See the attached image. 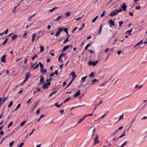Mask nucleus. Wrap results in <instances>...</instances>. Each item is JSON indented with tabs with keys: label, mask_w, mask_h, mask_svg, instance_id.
I'll use <instances>...</instances> for the list:
<instances>
[{
	"label": "nucleus",
	"mask_w": 147,
	"mask_h": 147,
	"mask_svg": "<svg viewBox=\"0 0 147 147\" xmlns=\"http://www.w3.org/2000/svg\"><path fill=\"white\" fill-rule=\"evenodd\" d=\"M7 57L5 55H3L1 58V61L3 63H5L6 62L5 58Z\"/></svg>",
	"instance_id": "nucleus-9"
},
{
	"label": "nucleus",
	"mask_w": 147,
	"mask_h": 147,
	"mask_svg": "<svg viewBox=\"0 0 147 147\" xmlns=\"http://www.w3.org/2000/svg\"><path fill=\"white\" fill-rule=\"evenodd\" d=\"M36 14V13H35V14H33L32 15H31L30 17V18H31V19L32 18L34 17L35 16Z\"/></svg>",
	"instance_id": "nucleus-52"
},
{
	"label": "nucleus",
	"mask_w": 147,
	"mask_h": 147,
	"mask_svg": "<svg viewBox=\"0 0 147 147\" xmlns=\"http://www.w3.org/2000/svg\"><path fill=\"white\" fill-rule=\"evenodd\" d=\"M7 98V97H6L2 101V102H4L5 100Z\"/></svg>",
	"instance_id": "nucleus-61"
},
{
	"label": "nucleus",
	"mask_w": 147,
	"mask_h": 147,
	"mask_svg": "<svg viewBox=\"0 0 147 147\" xmlns=\"http://www.w3.org/2000/svg\"><path fill=\"white\" fill-rule=\"evenodd\" d=\"M70 99V97H69L68 98H67L64 101V103H65V102H66L67 101L69 100Z\"/></svg>",
	"instance_id": "nucleus-48"
},
{
	"label": "nucleus",
	"mask_w": 147,
	"mask_h": 147,
	"mask_svg": "<svg viewBox=\"0 0 147 147\" xmlns=\"http://www.w3.org/2000/svg\"><path fill=\"white\" fill-rule=\"evenodd\" d=\"M57 92V91L54 90L53 92H52L49 96V97H50L53 94H55Z\"/></svg>",
	"instance_id": "nucleus-30"
},
{
	"label": "nucleus",
	"mask_w": 147,
	"mask_h": 147,
	"mask_svg": "<svg viewBox=\"0 0 147 147\" xmlns=\"http://www.w3.org/2000/svg\"><path fill=\"white\" fill-rule=\"evenodd\" d=\"M45 116L44 115H41L39 117V119H38V122H39L40 120V119H41V118H42L43 117H45Z\"/></svg>",
	"instance_id": "nucleus-29"
},
{
	"label": "nucleus",
	"mask_w": 147,
	"mask_h": 147,
	"mask_svg": "<svg viewBox=\"0 0 147 147\" xmlns=\"http://www.w3.org/2000/svg\"><path fill=\"white\" fill-rule=\"evenodd\" d=\"M94 74L93 72L91 73L90 75H89V77H92L94 76Z\"/></svg>",
	"instance_id": "nucleus-45"
},
{
	"label": "nucleus",
	"mask_w": 147,
	"mask_h": 147,
	"mask_svg": "<svg viewBox=\"0 0 147 147\" xmlns=\"http://www.w3.org/2000/svg\"><path fill=\"white\" fill-rule=\"evenodd\" d=\"M121 9H120L119 10H115L113 11L110 14L109 16H113L118 14V13L121 12Z\"/></svg>",
	"instance_id": "nucleus-1"
},
{
	"label": "nucleus",
	"mask_w": 147,
	"mask_h": 147,
	"mask_svg": "<svg viewBox=\"0 0 147 147\" xmlns=\"http://www.w3.org/2000/svg\"><path fill=\"white\" fill-rule=\"evenodd\" d=\"M24 144V143L22 142L20 145H18L17 147H22Z\"/></svg>",
	"instance_id": "nucleus-47"
},
{
	"label": "nucleus",
	"mask_w": 147,
	"mask_h": 147,
	"mask_svg": "<svg viewBox=\"0 0 147 147\" xmlns=\"http://www.w3.org/2000/svg\"><path fill=\"white\" fill-rule=\"evenodd\" d=\"M83 120H84V119L82 118L79 119V121L77 122V124L79 123H80Z\"/></svg>",
	"instance_id": "nucleus-28"
},
{
	"label": "nucleus",
	"mask_w": 147,
	"mask_h": 147,
	"mask_svg": "<svg viewBox=\"0 0 147 147\" xmlns=\"http://www.w3.org/2000/svg\"><path fill=\"white\" fill-rule=\"evenodd\" d=\"M38 55L36 54L33 57H32V60H34V58L36 57H38Z\"/></svg>",
	"instance_id": "nucleus-46"
},
{
	"label": "nucleus",
	"mask_w": 147,
	"mask_h": 147,
	"mask_svg": "<svg viewBox=\"0 0 147 147\" xmlns=\"http://www.w3.org/2000/svg\"><path fill=\"white\" fill-rule=\"evenodd\" d=\"M126 130H125L121 135V136H120L119 137H118V138H121L122 137L124 136L125 135V131Z\"/></svg>",
	"instance_id": "nucleus-15"
},
{
	"label": "nucleus",
	"mask_w": 147,
	"mask_h": 147,
	"mask_svg": "<svg viewBox=\"0 0 147 147\" xmlns=\"http://www.w3.org/2000/svg\"><path fill=\"white\" fill-rule=\"evenodd\" d=\"M13 104V102L12 101H11L9 103V104L8 105V107H11Z\"/></svg>",
	"instance_id": "nucleus-38"
},
{
	"label": "nucleus",
	"mask_w": 147,
	"mask_h": 147,
	"mask_svg": "<svg viewBox=\"0 0 147 147\" xmlns=\"http://www.w3.org/2000/svg\"><path fill=\"white\" fill-rule=\"evenodd\" d=\"M80 94V90H79L74 95V97H77L79 96Z\"/></svg>",
	"instance_id": "nucleus-11"
},
{
	"label": "nucleus",
	"mask_w": 147,
	"mask_h": 147,
	"mask_svg": "<svg viewBox=\"0 0 147 147\" xmlns=\"http://www.w3.org/2000/svg\"><path fill=\"white\" fill-rule=\"evenodd\" d=\"M73 82V81L71 80V82L69 83L68 84V85H67V86L66 87V88H67L68 86H70Z\"/></svg>",
	"instance_id": "nucleus-55"
},
{
	"label": "nucleus",
	"mask_w": 147,
	"mask_h": 147,
	"mask_svg": "<svg viewBox=\"0 0 147 147\" xmlns=\"http://www.w3.org/2000/svg\"><path fill=\"white\" fill-rule=\"evenodd\" d=\"M102 101H100L99 103L98 104V105H95V108H94V111L95 109H96V108H97V107H98V106L99 105H100V104H102Z\"/></svg>",
	"instance_id": "nucleus-22"
},
{
	"label": "nucleus",
	"mask_w": 147,
	"mask_h": 147,
	"mask_svg": "<svg viewBox=\"0 0 147 147\" xmlns=\"http://www.w3.org/2000/svg\"><path fill=\"white\" fill-rule=\"evenodd\" d=\"M143 42V40H142L140 42H138L137 44H136V45L134 47V48H135L137 46L140 45L141 43H142Z\"/></svg>",
	"instance_id": "nucleus-23"
},
{
	"label": "nucleus",
	"mask_w": 147,
	"mask_h": 147,
	"mask_svg": "<svg viewBox=\"0 0 147 147\" xmlns=\"http://www.w3.org/2000/svg\"><path fill=\"white\" fill-rule=\"evenodd\" d=\"M30 77V76L28 74H26V76L25 78V79L24 80V83H25L28 80V79Z\"/></svg>",
	"instance_id": "nucleus-13"
},
{
	"label": "nucleus",
	"mask_w": 147,
	"mask_h": 147,
	"mask_svg": "<svg viewBox=\"0 0 147 147\" xmlns=\"http://www.w3.org/2000/svg\"><path fill=\"white\" fill-rule=\"evenodd\" d=\"M39 64L40 67V71L42 72V73H44L45 72H46L47 71V70L46 69H44V67L43 66V65L40 62H39Z\"/></svg>",
	"instance_id": "nucleus-2"
},
{
	"label": "nucleus",
	"mask_w": 147,
	"mask_h": 147,
	"mask_svg": "<svg viewBox=\"0 0 147 147\" xmlns=\"http://www.w3.org/2000/svg\"><path fill=\"white\" fill-rule=\"evenodd\" d=\"M44 81V77L42 75H41L40 76V83H42Z\"/></svg>",
	"instance_id": "nucleus-10"
},
{
	"label": "nucleus",
	"mask_w": 147,
	"mask_h": 147,
	"mask_svg": "<svg viewBox=\"0 0 147 147\" xmlns=\"http://www.w3.org/2000/svg\"><path fill=\"white\" fill-rule=\"evenodd\" d=\"M121 7L123 9V11H125L127 9V6L126 5V4L125 3H123L121 5Z\"/></svg>",
	"instance_id": "nucleus-6"
},
{
	"label": "nucleus",
	"mask_w": 147,
	"mask_h": 147,
	"mask_svg": "<svg viewBox=\"0 0 147 147\" xmlns=\"http://www.w3.org/2000/svg\"><path fill=\"white\" fill-rule=\"evenodd\" d=\"M118 138H117L116 137H114L112 139V140L116 141L117 140Z\"/></svg>",
	"instance_id": "nucleus-58"
},
{
	"label": "nucleus",
	"mask_w": 147,
	"mask_h": 147,
	"mask_svg": "<svg viewBox=\"0 0 147 147\" xmlns=\"http://www.w3.org/2000/svg\"><path fill=\"white\" fill-rule=\"evenodd\" d=\"M32 100V98H30L26 102L27 104H29L30 102V100Z\"/></svg>",
	"instance_id": "nucleus-56"
},
{
	"label": "nucleus",
	"mask_w": 147,
	"mask_h": 147,
	"mask_svg": "<svg viewBox=\"0 0 147 147\" xmlns=\"http://www.w3.org/2000/svg\"><path fill=\"white\" fill-rule=\"evenodd\" d=\"M109 22L110 24V26L111 28V26H114L115 25V23L112 20H110Z\"/></svg>",
	"instance_id": "nucleus-8"
},
{
	"label": "nucleus",
	"mask_w": 147,
	"mask_h": 147,
	"mask_svg": "<svg viewBox=\"0 0 147 147\" xmlns=\"http://www.w3.org/2000/svg\"><path fill=\"white\" fill-rule=\"evenodd\" d=\"M69 47V45H67L65 46L63 49V51H62V52L67 50V49Z\"/></svg>",
	"instance_id": "nucleus-14"
},
{
	"label": "nucleus",
	"mask_w": 147,
	"mask_h": 147,
	"mask_svg": "<svg viewBox=\"0 0 147 147\" xmlns=\"http://www.w3.org/2000/svg\"><path fill=\"white\" fill-rule=\"evenodd\" d=\"M123 114L122 115H121L120 116L119 119V121L121 119L123 118Z\"/></svg>",
	"instance_id": "nucleus-53"
},
{
	"label": "nucleus",
	"mask_w": 147,
	"mask_h": 147,
	"mask_svg": "<svg viewBox=\"0 0 147 147\" xmlns=\"http://www.w3.org/2000/svg\"><path fill=\"white\" fill-rule=\"evenodd\" d=\"M68 38L69 37H67L66 38V39L65 40V41L63 42V43H64L65 44L69 40L68 39Z\"/></svg>",
	"instance_id": "nucleus-33"
},
{
	"label": "nucleus",
	"mask_w": 147,
	"mask_h": 147,
	"mask_svg": "<svg viewBox=\"0 0 147 147\" xmlns=\"http://www.w3.org/2000/svg\"><path fill=\"white\" fill-rule=\"evenodd\" d=\"M18 35L16 34H14L13 36H12V39L13 40H14L16 39V38L18 36Z\"/></svg>",
	"instance_id": "nucleus-18"
},
{
	"label": "nucleus",
	"mask_w": 147,
	"mask_h": 147,
	"mask_svg": "<svg viewBox=\"0 0 147 147\" xmlns=\"http://www.w3.org/2000/svg\"><path fill=\"white\" fill-rule=\"evenodd\" d=\"M123 21L119 22V27H121L122 25L123 24Z\"/></svg>",
	"instance_id": "nucleus-36"
},
{
	"label": "nucleus",
	"mask_w": 147,
	"mask_h": 147,
	"mask_svg": "<svg viewBox=\"0 0 147 147\" xmlns=\"http://www.w3.org/2000/svg\"><path fill=\"white\" fill-rule=\"evenodd\" d=\"M13 122H10L9 123V125L8 126V128L9 127L13 125Z\"/></svg>",
	"instance_id": "nucleus-40"
},
{
	"label": "nucleus",
	"mask_w": 147,
	"mask_h": 147,
	"mask_svg": "<svg viewBox=\"0 0 147 147\" xmlns=\"http://www.w3.org/2000/svg\"><path fill=\"white\" fill-rule=\"evenodd\" d=\"M26 122V121H25L22 122L20 123L21 126V127Z\"/></svg>",
	"instance_id": "nucleus-37"
},
{
	"label": "nucleus",
	"mask_w": 147,
	"mask_h": 147,
	"mask_svg": "<svg viewBox=\"0 0 147 147\" xmlns=\"http://www.w3.org/2000/svg\"><path fill=\"white\" fill-rule=\"evenodd\" d=\"M58 70H56L55 71V74H56V75H57L58 74Z\"/></svg>",
	"instance_id": "nucleus-57"
},
{
	"label": "nucleus",
	"mask_w": 147,
	"mask_h": 147,
	"mask_svg": "<svg viewBox=\"0 0 147 147\" xmlns=\"http://www.w3.org/2000/svg\"><path fill=\"white\" fill-rule=\"evenodd\" d=\"M102 26H101V27L99 29V32L98 33V35H100V34L101 33L102 29Z\"/></svg>",
	"instance_id": "nucleus-25"
},
{
	"label": "nucleus",
	"mask_w": 147,
	"mask_h": 147,
	"mask_svg": "<svg viewBox=\"0 0 147 147\" xmlns=\"http://www.w3.org/2000/svg\"><path fill=\"white\" fill-rule=\"evenodd\" d=\"M98 134H96V136L94 138V145H95L96 144H98V143L99 142V141L98 140Z\"/></svg>",
	"instance_id": "nucleus-5"
},
{
	"label": "nucleus",
	"mask_w": 147,
	"mask_h": 147,
	"mask_svg": "<svg viewBox=\"0 0 147 147\" xmlns=\"http://www.w3.org/2000/svg\"><path fill=\"white\" fill-rule=\"evenodd\" d=\"M51 78H49L48 79H47L46 81L47 82H49L51 81Z\"/></svg>",
	"instance_id": "nucleus-62"
},
{
	"label": "nucleus",
	"mask_w": 147,
	"mask_h": 147,
	"mask_svg": "<svg viewBox=\"0 0 147 147\" xmlns=\"http://www.w3.org/2000/svg\"><path fill=\"white\" fill-rule=\"evenodd\" d=\"M51 84V82H48L47 83H44L42 88L43 89H47L48 88V86Z\"/></svg>",
	"instance_id": "nucleus-4"
},
{
	"label": "nucleus",
	"mask_w": 147,
	"mask_h": 147,
	"mask_svg": "<svg viewBox=\"0 0 147 147\" xmlns=\"http://www.w3.org/2000/svg\"><path fill=\"white\" fill-rule=\"evenodd\" d=\"M132 30V29L131 28L130 30L126 31V33H127L129 35H131V33Z\"/></svg>",
	"instance_id": "nucleus-24"
},
{
	"label": "nucleus",
	"mask_w": 147,
	"mask_h": 147,
	"mask_svg": "<svg viewBox=\"0 0 147 147\" xmlns=\"http://www.w3.org/2000/svg\"><path fill=\"white\" fill-rule=\"evenodd\" d=\"M62 17L61 16H59L55 20V21L56 22L58 21Z\"/></svg>",
	"instance_id": "nucleus-21"
},
{
	"label": "nucleus",
	"mask_w": 147,
	"mask_h": 147,
	"mask_svg": "<svg viewBox=\"0 0 147 147\" xmlns=\"http://www.w3.org/2000/svg\"><path fill=\"white\" fill-rule=\"evenodd\" d=\"M61 105L62 103H61L60 105H59L58 103H55V106L57 107L58 108H59Z\"/></svg>",
	"instance_id": "nucleus-26"
},
{
	"label": "nucleus",
	"mask_w": 147,
	"mask_h": 147,
	"mask_svg": "<svg viewBox=\"0 0 147 147\" xmlns=\"http://www.w3.org/2000/svg\"><path fill=\"white\" fill-rule=\"evenodd\" d=\"M60 34V31H58L55 34V36H56L57 37Z\"/></svg>",
	"instance_id": "nucleus-39"
},
{
	"label": "nucleus",
	"mask_w": 147,
	"mask_h": 147,
	"mask_svg": "<svg viewBox=\"0 0 147 147\" xmlns=\"http://www.w3.org/2000/svg\"><path fill=\"white\" fill-rule=\"evenodd\" d=\"M65 53H63L61 54L59 56L58 59V60L59 61H61L62 62L63 60L62 59H61L63 57V56H65Z\"/></svg>",
	"instance_id": "nucleus-7"
},
{
	"label": "nucleus",
	"mask_w": 147,
	"mask_h": 147,
	"mask_svg": "<svg viewBox=\"0 0 147 147\" xmlns=\"http://www.w3.org/2000/svg\"><path fill=\"white\" fill-rule=\"evenodd\" d=\"M98 63V61L97 60L95 61H93L91 60H90L88 62L89 65H92L93 66H95Z\"/></svg>",
	"instance_id": "nucleus-3"
},
{
	"label": "nucleus",
	"mask_w": 147,
	"mask_h": 147,
	"mask_svg": "<svg viewBox=\"0 0 147 147\" xmlns=\"http://www.w3.org/2000/svg\"><path fill=\"white\" fill-rule=\"evenodd\" d=\"M106 84H107L106 82H105V83H103V84L100 85V86H105Z\"/></svg>",
	"instance_id": "nucleus-50"
},
{
	"label": "nucleus",
	"mask_w": 147,
	"mask_h": 147,
	"mask_svg": "<svg viewBox=\"0 0 147 147\" xmlns=\"http://www.w3.org/2000/svg\"><path fill=\"white\" fill-rule=\"evenodd\" d=\"M142 85H136L135 87L134 88L135 89H136L138 90L140 89L142 87Z\"/></svg>",
	"instance_id": "nucleus-12"
},
{
	"label": "nucleus",
	"mask_w": 147,
	"mask_h": 147,
	"mask_svg": "<svg viewBox=\"0 0 147 147\" xmlns=\"http://www.w3.org/2000/svg\"><path fill=\"white\" fill-rule=\"evenodd\" d=\"M36 33H34V34H33L32 35V41H34V39H35V38L36 37Z\"/></svg>",
	"instance_id": "nucleus-17"
},
{
	"label": "nucleus",
	"mask_w": 147,
	"mask_h": 147,
	"mask_svg": "<svg viewBox=\"0 0 147 147\" xmlns=\"http://www.w3.org/2000/svg\"><path fill=\"white\" fill-rule=\"evenodd\" d=\"M90 44H88L85 47V49L86 50L90 46Z\"/></svg>",
	"instance_id": "nucleus-34"
},
{
	"label": "nucleus",
	"mask_w": 147,
	"mask_h": 147,
	"mask_svg": "<svg viewBox=\"0 0 147 147\" xmlns=\"http://www.w3.org/2000/svg\"><path fill=\"white\" fill-rule=\"evenodd\" d=\"M58 30H59L58 31H60V33L63 30V29L60 28H58Z\"/></svg>",
	"instance_id": "nucleus-63"
},
{
	"label": "nucleus",
	"mask_w": 147,
	"mask_h": 147,
	"mask_svg": "<svg viewBox=\"0 0 147 147\" xmlns=\"http://www.w3.org/2000/svg\"><path fill=\"white\" fill-rule=\"evenodd\" d=\"M70 13L67 12L66 13V16L67 17H68L70 15Z\"/></svg>",
	"instance_id": "nucleus-51"
},
{
	"label": "nucleus",
	"mask_w": 147,
	"mask_h": 147,
	"mask_svg": "<svg viewBox=\"0 0 147 147\" xmlns=\"http://www.w3.org/2000/svg\"><path fill=\"white\" fill-rule=\"evenodd\" d=\"M21 105V104L20 103H19L18 104V106H17L16 109L14 111H16L18 109V108L20 107Z\"/></svg>",
	"instance_id": "nucleus-31"
},
{
	"label": "nucleus",
	"mask_w": 147,
	"mask_h": 147,
	"mask_svg": "<svg viewBox=\"0 0 147 147\" xmlns=\"http://www.w3.org/2000/svg\"><path fill=\"white\" fill-rule=\"evenodd\" d=\"M5 39L4 40V42L2 43V45H4L5 44V43H6L7 41V40L8 39V37H7V36L5 38H3V39H5Z\"/></svg>",
	"instance_id": "nucleus-16"
},
{
	"label": "nucleus",
	"mask_w": 147,
	"mask_h": 147,
	"mask_svg": "<svg viewBox=\"0 0 147 147\" xmlns=\"http://www.w3.org/2000/svg\"><path fill=\"white\" fill-rule=\"evenodd\" d=\"M97 81V80L96 79H94L92 81V82L93 83H95Z\"/></svg>",
	"instance_id": "nucleus-64"
},
{
	"label": "nucleus",
	"mask_w": 147,
	"mask_h": 147,
	"mask_svg": "<svg viewBox=\"0 0 147 147\" xmlns=\"http://www.w3.org/2000/svg\"><path fill=\"white\" fill-rule=\"evenodd\" d=\"M78 29V28L77 27H75V28L73 29V31H72V32L73 33H74V32L75 30H77Z\"/></svg>",
	"instance_id": "nucleus-49"
},
{
	"label": "nucleus",
	"mask_w": 147,
	"mask_h": 147,
	"mask_svg": "<svg viewBox=\"0 0 147 147\" xmlns=\"http://www.w3.org/2000/svg\"><path fill=\"white\" fill-rule=\"evenodd\" d=\"M14 142V141H13L12 142L10 143L9 144V146L10 147H11V146H12Z\"/></svg>",
	"instance_id": "nucleus-43"
},
{
	"label": "nucleus",
	"mask_w": 147,
	"mask_h": 147,
	"mask_svg": "<svg viewBox=\"0 0 147 147\" xmlns=\"http://www.w3.org/2000/svg\"><path fill=\"white\" fill-rule=\"evenodd\" d=\"M39 65V63L38 64H37L36 65V66L33 68V69L34 70V69H36L38 67Z\"/></svg>",
	"instance_id": "nucleus-41"
},
{
	"label": "nucleus",
	"mask_w": 147,
	"mask_h": 147,
	"mask_svg": "<svg viewBox=\"0 0 147 147\" xmlns=\"http://www.w3.org/2000/svg\"><path fill=\"white\" fill-rule=\"evenodd\" d=\"M127 143V141L124 142L121 146V147H123Z\"/></svg>",
	"instance_id": "nucleus-42"
},
{
	"label": "nucleus",
	"mask_w": 147,
	"mask_h": 147,
	"mask_svg": "<svg viewBox=\"0 0 147 147\" xmlns=\"http://www.w3.org/2000/svg\"><path fill=\"white\" fill-rule=\"evenodd\" d=\"M75 74V72L74 71H73L69 75V76H71L72 77H74V76Z\"/></svg>",
	"instance_id": "nucleus-27"
},
{
	"label": "nucleus",
	"mask_w": 147,
	"mask_h": 147,
	"mask_svg": "<svg viewBox=\"0 0 147 147\" xmlns=\"http://www.w3.org/2000/svg\"><path fill=\"white\" fill-rule=\"evenodd\" d=\"M105 11H104L103 12H102V13L101 15V17H102L103 16H105Z\"/></svg>",
	"instance_id": "nucleus-35"
},
{
	"label": "nucleus",
	"mask_w": 147,
	"mask_h": 147,
	"mask_svg": "<svg viewBox=\"0 0 147 147\" xmlns=\"http://www.w3.org/2000/svg\"><path fill=\"white\" fill-rule=\"evenodd\" d=\"M55 74L54 73H51V75H50V76L51 77H53V76L54 75H55Z\"/></svg>",
	"instance_id": "nucleus-60"
},
{
	"label": "nucleus",
	"mask_w": 147,
	"mask_h": 147,
	"mask_svg": "<svg viewBox=\"0 0 147 147\" xmlns=\"http://www.w3.org/2000/svg\"><path fill=\"white\" fill-rule=\"evenodd\" d=\"M87 76H85L83 77L82 78V83H83L85 81V80L86 79V78H87Z\"/></svg>",
	"instance_id": "nucleus-19"
},
{
	"label": "nucleus",
	"mask_w": 147,
	"mask_h": 147,
	"mask_svg": "<svg viewBox=\"0 0 147 147\" xmlns=\"http://www.w3.org/2000/svg\"><path fill=\"white\" fill-rule=\"evenodd\" d=\"M36 104L33 107L32 109L31 110V112H33V111H34L35 109V107H36Z\"/></svg>",
	"instance_id": "nucleus-44"
},
{
	"label": "nucleus",
	"mask_w": 147,
	"mask_h": 147,
	"mask_svg": "<svg viewBox=\"0 0 147 147\" xmlns=\"http://www.w3.org/2000/svg\"><path fill=\"white\" fill-rule=\"evenodd\" d=\"M98 16H96V17H95V18L92 20V22H95L96 21L97 18H98Z\"/></svg>",
	"instance_id": "nucleus-32"
},
{
	"label": "nucleus",
	"mask_w": 147,
	"mask_h": 147,
	"mask_svg": "<svg viewBox=\"0 0 147 147\" xmlns=\"http://www.w3.org/2000/svg\"><path fill=\"white\" fill-rule=\"evenodd\" d=\"M40 52L41 53L44 50V47L42 46H40Z\"/></svg>",
	"instance_id": "nucleus-20"
},
{
	"label": "nucleus",
	"mask_w": 147,
	"mask_h": 147,
	"mask_svg": "<svg viewBox=\"0 0 147 147\" xmlns=\"http://www.w3.org/2000/svg\"><path fill=\"white\" fill-rule=\"evenodd\" d=\"M22 59V58H17L16 59V61L17 62L19 61V60Z\"/></svg>",
	"instance_id": "nucleus-59"
},
{
	"label": "nucleus",
	"mask_w": 147,
	"mask_h": 147,
	"mask_svg": "<svg viewBox=\"0 0 147 147\" xmlns=\"http://www.w3.org/2000/svg\"><path fill=\"white\" fill-rule=\"evenodd\" d=\"M135 8L136 9H140V6H136V7Z\"/></svg>",
	"instance_id": "nucleus-54"
}]
</instances>
